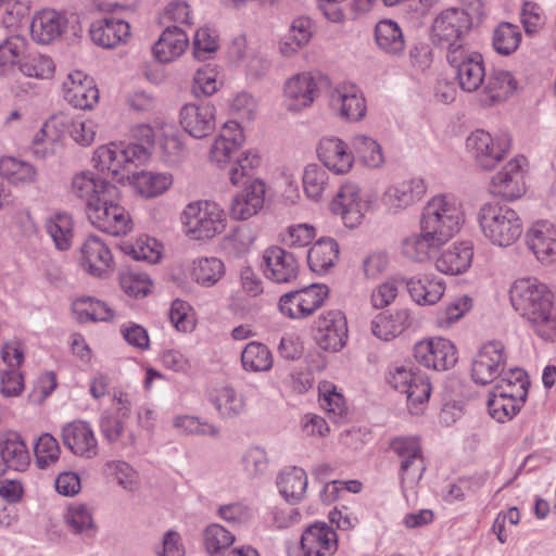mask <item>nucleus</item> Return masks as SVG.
Listing matches in <instances>:
<instances>
[{
  "label": "nucleus",
  "mask_w": 556,
  "mask_h": 556,
  "mask_svg": "<svg viewBox=\"0 0 556 556\" xmlns=\"http://www.w3.org/2000/svg\"><path fill=\"white\" fill-rule=\"evenodd\" d=\"M527 163L525 156H516L492 177L493 192L506 199L520 198L525 192L522 167Z\"/></svg>",
  "instance_id": "4be33fe9"
},
{
  "label": "nucleus",
  "mask_w": 556,
  "mask_h": 556,
  "mask_svg": "<svg viewBox=\"0 0 556 556\" xmlns=\"http://www.w3.org/2000/svg\"><path fill=\"white\" fill-rule=\"evenodd\" d=\"M431 390L429 378L418 372L414 381H412L404 392L406 394L408 408L413 414H418L421 406L428 402Z\"/></svg>",
  "instance_id": "13d9d810"
},
{
  "label": "nucleus",
  "mask_w": 556,
  "mask_h": 556,
  "mask_svg": "<svg viewBox=\"0 0 556 556\" xmlns=\"http://www.w3.org/2000/svg\"><path fill=\"white\" fill-rule=\"evenodd\" d=\"M314 339L325 351H340L348 339V323L344 314L337 309L321 314L317 320Z\"/></svg>",
  "instance_id": "2eb2a0df"
},
{
  "label": "nucleus",
  "mask_w": 556,
  "mask_h": 556,
  "mask_svg": "<svg viewBox=\"0 0 556 556\" xmlns=\"http://www.w3.org/2000/svg\"><path fill=\"white\" fill-rule=\"evenodd\" d=\"M507 354L502 341L484 343L471 362V378L477 384L485 386L496 380L505 369Z\"/></svg>",
  "instance_id": "f8f14e48"
},
{
  "label": "nucleus",
  "mask_w": 556,
  "mask_h": 556,
  "mask_svg": "<svg viewBox=\"0 0 556 556\" xmlns=\"http://www.w3.org/2000/svg\"><path fill=\"white\" fill-rule=\"evenodd\" d=\"M264 275L275 283H291L296 280L300 264L292 252L278 245L269 247L263 254Z\"/></svg>",
  "instance_id": "dca6fc26"
},
{
  "label": "nucleus",
  "mask_w": 556,
  "mask_h": 556,
  "mask_svg": "<svg viewBox=\"0 0 556 556\" xmlns=\"http://www.w3.org/2000/svg\"><path fill=\"white\" fill-rule=\"evenodd\" d=\"M20 71L29 77L49 78L54 72V63L47 55H28L22 60Z\"/></svg>",
  "instance_id": "680f3d73"
},
{
  "label": "nucleus",
  "mask_w": 556,
  "mask_h": 556,
  "mask_svg": "<svg viewBox=\"0 0 556 556\" xmlns=\"http://www.w3.org/2000/svg\"><path fill=\"white\" fill-rule=\"evenodd\" d=\"M0 456L9 469L25 471L30 464L29 451L21 434L5 431L0 434Z\"/></svg>",
  "instance_id": "72a5a7b5"
},
{
  "label": "nucleus",
  "mask_w": 556,
  "mask_h": 556,
  "mask_svg": "<svg viewBox=\"0 0 556 556\" xmlns=\"http://www.w3.org/2000/svg\"><path fill=\"white\" fill-rule=\"evenodd\" d=\"M339 257V244L332 238L317 240L307 251V264L312 271L324 275L334 266Z\"/></svg>",
  "instance_id": "ea45409f"
},
{
  "label": "nucleus",
  "mask_w": 556,
  "mask_h": 556,
  "mask_svg": "<svg viewBox=\"0 0 556 556\" xmlns=\"http://www.w3.org/2000/svg\"><path fill=\"white\" fill-rule=\"evenodd\" d=\"M479 227L493 244L511 245L522 233V223L517 212L498 202L484 203L478 212Z\"/></svg>",
  "instance_id": "7ed1b4c3"
},
{
  "label": "nucleus",
  "mask_w": 556,
  "mask_h": 556,
  "mask_svg": "<svg viewBox=\"0 0 556 556\" xmlns=\"http://www.w3.org/2000/svg\"><path fill=\"white\" fill-rule=\"evenodd\" d=\"M415 303L418 305H433L444 294L445 285L442 279L431 275H418L412 278H400Z\"/></svg>",
  "instance_id": "c756f323"
},
{
  "label": "nucleus",
  "mask_w": 556,
  "mask_h": 556,
  "mask_svg": "<svg viewBox=\"0 0 556 556\" xmlns=\"http://www.w3.org/2000/svg\"><path fill=\"white\" fill-rule=\"evenodd\" d=\"M444 242L428 230L420 233H413L402 241V253L410 261L424 263L437 253Z\"/></svg>",
  "instance_id": "e433bc0d"
},
{
  "label": "nucleus",
  "mask_w": 556,
  "mask_h": 556,
  "mask_svg": "<svg viewBox=\"0 0 556 556\" xmlns=\"http://www.w3.org/2000/svg\"><path fill=\"white\" fill-rule=\"evenodd\" d=\"M409 325L408 309L401 308L393 314H378L371 321V331L377 338L389 341L400 336Z\"/></svg>",
  "instance_id": "58836bf2"
},
{
  "label": "nucleus",
  "mask_w": 556,
  "mask_h": 556,
  "mask_svg": "<svg viewBox=\"0 0 556 556\" xmlns=\"http://www.w3.org/2000/svg\"><path fill=\"white\" fill-rule=\"evenodd\" d=\"M143 161L144 150L141 147H127L115 142L99 147L92 157L96 168L108 172L117 180L125 178V175L122 174L124 169Z\"/></svg>",
  "instance_id": "9d476101"
},
{
  "label": "nucleus",
  "mask_w": 556,
  "mask_h": 556,
  "mask_svg": "<svg viewBox=\"0 0 556 556\" xmlns=\"http://www.w3.org/2000/svg\"><path fill=\"white\" fill-rule=\"evenodd\" d=\"M448 64L456 70V79L463 91H478L485 79L483 56L476 51L454 49L446 53Z\"/></svg>",
  "instance_id": "9b49d317"
},
{
  "label": "nucleus",
  "mask_w": 556,
  "mask_h": 556,
  "mask_svg": "<svg viewBox=\"0 0 556 556\" xmlns=\"http://www.w3.org/2000/svg\"><path fill=\"white\" fill-rule=\"evenodd\" d=\"M472 26L470 15L463 9L450 8L442 11L433 21L431 38L434 45L446 48L447 52L454 49H466L462 43L465 35Z\"/></svg>",
  "instance_id": "6e6552de"
},
{
  "label": "nucleus",
  "mask_w": 556,
  "mask_h": 556,
  "mask_svg": "<svg viewBox=\"0 0 556 556\" xmlns=\"http://www.w3.org/2000/svg\"><path fill=\"white\" fill-rule=\"evenodd\" d=\"M516 88L517 81L509 72L494 70L489 75L485 74L479 101L484 106H491L511 94Z\"/></svg>",
  "instance_id": "473e14b6"
},
{
  "label": "nucleus",
  "mask_w": 556,
  "mask_h": 556,
  "mask_svg": "<svg viewBox=\"0 0 556 556\" xmlns=\"http://www.w3.org/2000/svg\"><path fill=\"white\" fill-rule=\"evenodd\" d=\"M338 549L336 531L326 522L308 526L301 535L303 556H333Z\"/></svg>",
  "instance_id": "6ab92c4d"
},
{
  "label": "nucleus",
  "mask_w": 556,
  "mask_h": 556,
  "mask_svg": "<svg viewBox=\"0 0 556 556\" xmlns=\"http://www.w3.org/2000/svg\"><path fill=\"white\" fill-rule=\"evenodd\" d=\"M319 161L334 174L350 172L354 163V154L348 144L337 137L323 138L317 147Z\"/></svg>",
  "instance_id": "5701e85b"
},
{
  "label": "nucleus",
  "mask_w": 556,
  "mask_h": 556,
  "mask_svg": "<svg viewBox=\"0 0 556 556\" xmlns=\"http://www.w3.org/2000/svg\"><path fill=\"white\" fill-rule=\"evenodd\" d=\"M314 34V23L308 16L295 17L286 40L280 46L283 55H292L308 45Z\"/></svg>",
  "instance_id": "37998d69"
},
{
  "label": "nucleus",
  "mask_w": 556,
  "mask_h": 556,
  "mask_svg": "<svg viewBox=\"0 0 556 556\" xmlns=\"http://www.w3.org/2000/svg\"><path fill=\"white\" fill-rule=\"evenodd\" d=\"M23 49L24 42L20 37H10L0 43V74H5L15 64L21 66Z\"/></svg>",
  "instance_id": "e2e57ef3"
},
{
  "label": "nucleus",
  "mask_w": 556,
  "mask_h": 556,
  "mask_svg": "<svg viewBox=\"0 0 556 556\" xmlns=\"http://www.w3.org/2000/svg\"><path fill=\"white\" fill-rule=\"evenodd\" d=\"M64 99L74 108L91 109L99 100V90L86 74L80 71L71 73L63 83Z\"/></svg>",
  "instance_id": "b1692460"
},
{
  "label": "nucleus",
  "mask_w": 556,
  "mask_h": 556,
  "mask_svg": "<svg viewBox=\"0 0 556 556\" xmlns=\"http://www.w3.org/2000/svg\"><path fill=\"white\" fill-rule=\"evenodd\" d=\"M132 175L139 191L148 198L162 194L173 184V177L167 173L141 172Z\"/></svg>",
  "instance_id": "864d4df0"
},
{
  "label": "nucleus",
  "mask_w": 556,
  "mask_h": 556,
  "mask_svg": "<svg viewBox=\"0 0 556 556\" xmlns=\"http://www.w3.org/2000/svg\"><path fill=\"white\" fill-rule=\"evenodd\" d=\"M368 208L369 202L363 199L359 187L353 182L342 185L330 203L331 212L340 215L349 228L361 225Z\"/></svg>",
  "instance_id": "4468645a"
},
{
  "label": "nucleus",
  "mask_w": 556,
  "mask_h": 556,
  "mask_svg": "<svg viewBox=\"0 0 556 556\" xmlns=\"http://www.w3.org/2000/svg\"><path fill=\"white\" fill-rule=\"evenodd\" d=\"M389 448L399 462L402 490L418 484L427 468L420 439L416 435H399L390 440Z\"/></svg>",
  "instance_id": "423d86ee"
},
{
  "label": "nucleus",
  "mask_w": 556,
  "mask_h": 556,
  "mask_svg": "<svg viewBox=\"0 0 556 556\" xmlns=\"http://www.w3.org/2000/svg\"><path fill=\"white\" fill-rule=\"evenodd\" d=\"M283 91L288 110L299 112L311 106L317 98L318 81L311 72L299 73L286 81Z\"/></svg>",
  "instance_id": "f3484780"
},
{
  "label": "nucleus",
  "mask_w": 556,
  "mask_h": 556,
  "mask_svg": "<svg viewBox=\"0 0 556 556\" xmlns=\"http://www.w3.org/2000/svg\"><path fill=\"white\" fill-rule=\"evenodd\" d=\"M80 316L85 314L86 319L92 321H106L113 318V311L106 303L92 299H80L75 303Z\"/></svg>",
  "instance_id": "0e129e2a"
},
{
  "label": "nucleus",
  "mask_w": 556,
  "mask_h": 556,
  "mask_svg": "<svg viewBox=\"0 0 556 556\" xmlns=\"http://www.w3.org/2000/svg\"><path fill=\"white\" fill-rule=\"evenodd\" d=\"M73 226L72 217L65 213H58L47 222V231L52 238L56 249L66 251L71 248Z\"/></svg>",
  "instance_id": "8fccbe9b"
},
{
  "label": "nucleus",
  "mask_w": 556,
  "mask_h": 556,
  "mask_svg": "<svg viewBox=\"0 0 556 556\" xmlns=\"http://www.w3.org/2000/svg\"><path fill=\"white\" fill-rule=\"evenodd\" d=\"M377 46L384 53L399 56L405 48L404 35L399 24L391 20H382L375 27Z\"/></svg>",
  "instance_id": "a19ab883"
},
{
  "label": "nucleus",
  "mask_w": 556,
  "mask_h": 556,
  "mask_svg": "<svg viewBox=\"0 0 556 556\" xmlns=\"http://www.w3.org/2000/svg\"><path fill=\"white\" fill-rule=\"evenodd\" d=\"M105 472L113 477L126 490H134L137 484V473L132 467L123 460H112L105 464Z\"/></svg>",
  "instance_id": "338daca9"
},
{
  "label": "nucleus",
  "mask_w": 556,
  "mask_h": 556,
  "mask_svg": "<svg viewBox=\"0 0 556 556\" xmlns=\"http://www.w3.org/2000/svg\"><path fill=\"white\" fill-rule=\"evenodd\" d=\"M36 464L40 469L55 463L60 457V445L58 440L50 433H42L34 447Z\"/></svg>",
  "instance_id": "052dcab7"
},
{
  "label": "nucleus",
  "mask_w": 556,
  "mask_h": 556,
  "mask_svg": "<svg viewBox=\"0 0 556 556\" xmlns=\"http://www.w3.org/2000/svg\"><path fill=\"white\" fill-rule=\"evenodd\" d=\"M66 27L67 18L64 14L55 10H42L34 16L30 31L36 41L48 45L59 38Z\"/></svg>",
  "instance_id": "2f4dec72"
},
{
  "label": "nucleus",
  "mask_w": 556,
  "mask_h": 556,
  "mask_svg": "<svg viewBox=\"0 0 556 556\" xmlns=\"http://www.w3.org/2000/svg\"><path fill=\"white\" fill-rule=\"evenodd\" d=\"M241 363L248 371H267L273 366V356L265 344L253 341L242 351Z\"/></svg>",
  "instance_id": "09e8293b"
},
{
  "label": "nucleus",
  "mask_w": 556,
  "mask_h": 556,
  "mask_svg": "<svg viewBox=\"0 0 556 556\" xmlns=\"http://www.w3.org/2000/svg\"><path fill=\"white\" fill-rule=\"evenodd\" d=\"M62 442L74 455L91 459L98 455V440L91 425L74 420L62 428Z\"/></svg>",
  "instance_id": "a211bd4d"
},
{
  "label": "nucleus",
  "mask_w": 556,
  "mask_h": 556,
  "mask_svg": "<svg viewBox=\"0 0 556 556\" xmlns=\"http://www.w3.org/2000/svg\"><path fill=\"white\" fill-rule=\"evenodd\" d=\"M203 536L205 548L212 556H222L235 541V535L218 523L207 526Z\"/></svg>",
  "instance_id": "4d7b16f0"
},
{
  "label": "nucleus",
  "mask_w": 556,
  "mask_h": 556,
  "mask_svg": "<svg viewBox=\"0 0 556 556\" xmlns=\"http://www.w3.org/2000/svg\"><path fill=\"white\" fill-rule=\"evenodd\" d=\"M466 149L482 170H492L510 150V139L503 135L493 137L483 129H476L466 139Z\"/></svg>",
  "instance_id": "1a4fd4ad"
},
{
  "label": "nucleus",
  "mask_w": 556,
  "mask_h": 556,
  "mask_svg": "<svg viewBox=\"0 0 556 556\" xmlns=\"http://www.w3.org/2000/svg\"><path fill=\"white\" fill-rule=\"evenodd\" d=\"M328 174L325 168L317 164H308L303 173V188L305 194L318 200L327 185Z\"/></svg>",
  "instance_id": "bf43d9fd"
},
{
  "label": "nucleus",
  "mask_w": 556,
  "mask_h": 556,
  "mask_svg": "<svg viewBox=\"0 0 556 556\" xmlns=\"http://www.w3.org/2000/svg\"><path fill=\"white\" fill-rule=\"evenodd\" d=\"M81 264L94 277H103L113 266V255L98 236H89L81 245Z\"/></svg>",
  "instance_id": "a878e982"
},
{
  "label": "nucleus",
  "mask_w": 556,
  "mask_h": 556,
  "mask_svg": "<svg viewBox=\"0 0 556 556\" xmlns=\"http://www.w3.org/2000/svg\"><path fill=\"white\" fill-rule=\"evenodd\" d=\"M473 257V244L471 241L455 242L443 250L435 260V267L446 275H459L471 265Z\"/></svg>",
  "instance_id": "7c9ffc66"
},
{
  "label": "nucleus",
  "mask_w": 556,
  "mask_h": 556,
  "mask_svg": "<svg viewBox=\"0 0 556 556\" xmlns=\"http://www.w3.org/2000/svg\"><path fill=\"white\" fill-rule=\"evenodd\" d=\"M330 108L346 121H361L366 114V101L354 85H341L330 93Z\"/></svg>",
  "instance_id": "aec40b11"
},
{
  "label": "nucleus",
  "mask_w": 556,
  "mask_h": 556,
  "mask_svg": "<svg viewBox=\"0 0 556 556\" xmlns=\"http://www.w3.org/2000/svg\"><path fill=\"white\" fill-rule=\"evenodd\" d=\"M471 307V299L469 296H462L450 304L443 309H440L437 315V325L439 327H450L455 321L464 316Z\"/></svg>",
  "instance_id": "69168bd1"
},
{
  "label": "nucleus",
  "mask_w": 556,
  "mask_h": 556,
  "mask_svg": "<svg viewBox=\"0 0 556 556\" xmlns=\"http://www.w3.org/2000/svg\"><path fill=\"white\" fill-rule=\"evenodd\" d=\"M353 154L358 156L364 165L377 168L384 162L380 144L372 138L365 135H356L351 141Z\"/></svg>",
  "instance_id": "de8ad7c7"
},
{
  "label": "nucleus",
  "mask_w": 556,
  "mask_h": 556,
  "mask_svg": "<svg viewBox=\"0 0 556 556\" xmlns=\"http://www.w3.org/2000/svg\"><path fill=\"white\" fill-rule=\"evenodd\" d=\"M89 33L96 45L110 49L125 42L130 35V27L124 20L110 16L92 22Z\"/></svg>",
  "instance_id": "cd10ccee"
},
{
  "label": "nucleus",
  "mask_w": 556,
  "mask_h": 556,
  "mask_svg": "<svg viewBox=\"0 0 556 556\" xmlns=\"http://www.w3.org/2000/svg\"><path fill=\"white\" fill-rule=\"evenodd\" d=\"M123 251L131 258L149 264L156 263L161 257L160 244L150 237H141L135 242L124 243Z\"/></svg>",
  "instance_id": "5fc2aeb1"
},
{
  "label": "nucleus",
  "mask_w": 556,
  "mask_h": 556,
  "mask_svg": "<svg viewBox=\"0 0 556 556\" xmlns=\"http://www.w3.org/2000/svg\"><path fill=\"white\" fill-rule=\"evenodd\" d=\"M225 275L224 263L217 257H202L193 261L192 279L204 287H212Z\"/></svg>",
  "instance_id": "49530a36"
},
{
  "label": "nucleus",
  "mask_w": 556,
  "mask_h": 556,
  "mask_svg": "<svg viewBox=\"0 0 556 556\" xmlns=\"http://www.w3.org/2000/svg\"><path fill=\"white\" fill-rule=\"evenodd\" d=\"M65 522L75 534L93 538L97 532V527L89 508L81 504L73 505L68 508L65 515Z\"/></svg>",
  "instance_id": "603ef678"
},
{
  "label": "nucleus",
  "mask_w": 556,
  "mask_h": 556,
  "mask_svg": "<svg viewBox=\"0 0 556 556\" xmlns=\"http://www.w3.org/2000/svg\"><path fill=\"white\" fill-rule=\"evenodd\" d=\"M513 308L526 327L544 342L556 341V303L554 292L534 277L520 278L509 289Z\"/></svg>",
  "instance_id": "f257e3e1"
},
{
  "label": "nucleus",
  "mask_w": 556,
  "mask_h": 556,
  "mask_svg": "<svg viewBox=\"0 0 556 556\" xmlns=\"http://www.w3.org/2000/svg\"><path fill=\"white\" fill-rule=\"evenodd\" d=\"M514 395L500 396L490 393L486 406L490 416L498 422H505L515 417L525 404V392L520 391L515 394V400H510Z\"/></svg>",
  "instance_id": "c03bdc74"
},
{
  "label": "nucleus",
  "mask_w": 556,
  "mask_h": 556,
  "mask_svg": "<svg viewBox=\"0 0 556 556\" xmlns=\"http://www.w3.org/2000/svg\"><path fill=\"white\" fill-rule=\"evenodd\" d=\"M0 175L13 185H29L37 179L36 167L13 156L0 159Z\"/></svg>",
  "instance_id": "a18cd8bd"
},
{
  "label": "nucleus",
  "mask_w": 556,
  "mask_h": 556,
  "mask_svg": "<svg viewBox=\"0 0 556 556\" xmlns=\"http://www.w3.org/2000/svg\"><path fill=\"white\" fill-rule=\"evenodd\" d=\"M182 128L194 138H204L215 129V106L211 103H187L180 110Z\"/></svg>",
  "instance_id": "412c9836"
},
{
  "label": "nucleus",
  "mask_w": 556,
  "mask_h": 556,
  "mask_svg": "<svg viewBox=\"0 0 556 556\" xmlns=\"http://www.w3.org/2000/svg\"><path fill=\"white\" fill-rule=\"evenodd\" d=\"M464 220L462 204L452 195L439 194L424 207L420 227L445 243L459 231Z\"/></svg>",
  "instance_id": "20e7f679"
},
{
  "label": "nucleus",
  "mask_w": 556,
  "mask_h": 556,
  "mask_svg": "<svg viewBox=\"0 0 556 556\" xmlns=\"http://www.w3.org/2000/svg\"><path fill=\"white\" fill-rule=\"evenodd\" d=\"M186 31L177 25L168 26L153 45L152 51L157 61L168 63L180 56L188 47Z\"/></svg>",
  "instance_id": "f704fd0d"
},
{
  "label": "nucleus",
  "mask_w": 556,
  "mask_h": 556,
  "mask_svg": "<svg viewBox=\"0 0 556 556\" xmlns=\"http://www.w3.org/2000/svg\"><path fill=\"white\" fill-rule=\"evenodd\" d=\"M521 41L519 27L503 22L493 31L492 45L494 50L502 55H509L515 52Z\"/></svg>",
  "instance_id": "3c124183"
},
{
  "label": "nucleus",
  "mask_w": 556,
  "mask_h": 556,
  "mask_svg": "<svg viewBox=\"0 0 556 556\" xmlns=\"http://www.w3.org/2000/svg\"><path fill=\"white\" fill-rule=\"evenodd\" d=\"M295 291L300 300V308L303 314V318L313 315L318 308H320L329 292L327 286L318 283H313Z\"/></svg>",
  "instance_id": "6e6d98bb"
},
{
  "label": "nucleus",
  "mask_w": 556,
  "mask_h": 556,
  "mask_svg": "<svg viewBox=\"0 0 556 556\" xmlns=\"http://www.w3.org/2000/svg\"><path fill=\"white\" fill-rule=\"evenodd\" d=\"M529 248L542 262H556V228L547 223H536L527 236Z\"/></svg>",
  "instance_id": "c9c22d12"
},
{
  "label": "nucleus",
  "mask_w": 556,
  "mask_h": 556,
  "mask_svg": "<svg viewBox=\"0 0 556 556\" xmlns=\"http://www.w3.org/2000/svg\"><path fill=\"white\" fill-rule=\"evenodd\" d=\"M181 223L186 233L194 240H207L222 233L226 227V214L216 203L198 201L189 203L182 214Z\"/></svg>",
  "instance_id": "39448f33"
},
{
  "label": "nucleus",
  "mask_w": 556,
  "mask_h": 556,
  "mask_svg": "<svg viewBox=\"0 0 556 556\" xmlns=\"http://www.w3.org/2000/svg\"><path fill=\"white\" fill-rule=\"evenodd\" d=\"M110 187L116 186L87 170L73 177L71 193L84 203L87 214L90 207L99 204L102 199V191H106Z\"/></svg>",
  "instance_id": "bb28decb"
},
{
  "label": "nucleus",
  "mask_w": 556,
  "mask_h": 556,
  "mask_svg": "<svg viewBox=\"0 0 556 556\" xmlns=\"http://www.w3.org/2000/svg\"><path fill=\"white\" fill-rule=\"evenodd\" d=\"M276 483L282 497L294 505L304 498L308 480L304 469L289 467L279 472Z\"/></svg>",
  "instance_id": "4c0bfd02"
},
{
  "label": "nucleus",
  "mask_w": 556,
  "mask_h": 556,
  "mask_svg": "<svg viewBox=\"0 0 556 556\" xmlns=\"http://www.w3.org/2000/svg\"><path fill=\"white\" fill-rule=\"evenodd\" d=\"M261 164V157L256 152L248 151L232 163L228 170V177L233 186L243 184L244 188L236 194L230 205V216L237 220H245L257 214L265 201V182L261 179H252L256 168Z\"/></svg>",
  "instance_id": "f03ea898"
},
{
  "label": "nucleus",
  "mask_w": 556,
  "mask_h": 556,
  "mask_svg": "<svg viewBox=\"0 0 556 556\" xmlns=\"http://www.w3.org/2000/svg\"><path fill=\"white\" fill-rule=\"evenodd\" d=\"M244 140L245 136L241 126L235 121L226 122L212 144L211 161L219 165L229 162L232 154L242 147Z\"/></svg>",
  "instance_id": "c85d7f7f"
},
{
  "label": "nucleus",
  "mask_w": 556,
  "mask_h": 556,
  "mask_svg": "<svg viewBox=\"0 0 556 556\" xmlns=\"http://www.w3.org/2000/svg\"><path fill=\"white\" fill-rule=\"evenodd\" d=\"M414 357L426 368L444 371L456 364L457 351L448 339L430 338L415 344Z\"/></svg>",
  "instance_id": "ddd939ff"
},
{
  "label": "nucleus",
  "mask_w": 556,
  "mask_h": 556,
  "mask_svg": "<svg viewBox=\"0 0 556 556\" xmlns=\"http://www.w3.org/2000/svg\"><path fill=\"white\" fill-rule=\"evenodd\" d=\"M87 217L96 228L111 236H123L131 229V218L119 204L117 187L102 191L101 201L89 208Z\"/></svg>",
  "instance_id": "0eeeda50"
},
{
  "label": "nucleus",
  "mask_w": 556,
  "mask_h": 556,
  "mask_svg": "<svg viewBox=\"0 0 556 556\" xmlns=\"http://www.w3.org/2000/svg\"><path fill=\"white\" fill-rule=\"evenodd\" d=\"M426 191L422 178H412L390 186L383 194V202L390 211L397 213L420 201Z\"/></svg>",
  "instance_id": "393cba45"
},
{
  "label": "nucleus",
  "mask_w": 556,
  "mask_h": 556,
  "mask_svg": "<svg viewBox=\"0 0 556 556\" xmlns=\"http://www.w3.org/2000/svg\"><path fill=\"white\" fill-rule=\"evenodd\" d=\"M210 401L222 418H236L243 414L247 407L245 397L231 386L217 389L211 394Z\"/></svg>",
  "instance_id": "79ce46f5"
},
{
  "label": "nucleus",
  "mask_w": 556,
  "mask_h": 556,
  "mask_svg": "<svg viewBox=\"0 0 556 556\" xmlns=\"http://www.w3.org/2000/svg\"><path fill=\"white\" fill-rule=\"evenodd\" d=\"M126 418L111 412L104 410L101 414L99 426L104 440L109 443H116L124 432Z\"/></svg>",
  "instance_id": "774afa93"
}]
</instances>
